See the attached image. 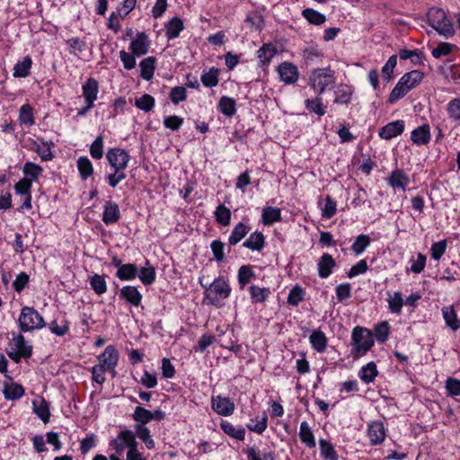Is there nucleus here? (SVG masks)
Instances as JSON below:
<instances>
[{
	"label": "nucleus",
	"instance_id": "nucleus-1",
	"mask_svg": "<svg viewBox=\"0 0 460 460\" xmlns=\"http://www.w3.org/2000/svg\"><path fill=\"white\" fill-rule=\"evenodd\" d=\"M201 286L205 288V300L207 304L221 307L223 301L226 299L231 293L229 283L222 277H218L208 286H205L200 281Z\"/></svg>",
	"mask_w": 460,
	"mask_h": 460
},
{
	"label": "nucleus",
	"instance_id": "nucleus-2",
	"mask_svg": "<svg viewBox=\"0 0 460 460\" xmlns=\"http://www.w3.org/2000/svg\"><path fill=\"white\" fill-rule=\"evenodd\" d=\"M424 74L419 70H411L404 74L389 94V102L394 103L404 97L423 79Z\"/></svg>",
	"mask_w": 460,
	"mask_h": 460
},
{
	"label": "nucleus",
	"instance_id": "nucleus-3",
	"mask_svg": "<svg viewBox=\"0 0 460 460\" xmlns=\"http://www.w3.org/2000/svg\"><path fill=\"white\" fill-rule=\"evenodd\" d=\"M427 20L429 25L445 38L452 37L455 34L453 24L443 9L429 8L427 13Z\"/></svg>",
	"mask_w": 460,
	"mask_h": 460
},
{
	"label": "nucleus",
	"instance_id": "nucleus-4",
	"mask_svg": "<svg viewBox=\"0 0 460 460\" xmlns=\"http://www.w3.org/2000/svg\"><path fill=\"white\" fill-rule=\"evenodd\" d=\"M352 354L354 357H362L374 345V338L372 332L360 326H356L351 333Z\"/></svg>",
	"mask_w": 460,
	"mask_h": 460
},
{
	"label": "nucleus",
	"instance_id": "nucleus-5",
	"mask_svg": "<svg viewBox=\"0 0 460 460\" xmlns=\"http://www.w3.org/2000/svg\"><path fill=\"white\" fill-rule=\"evenodd\" d=\"M18 323L22 332L41 329L46 326L43 317L35 308L31 306L22 308Z\"/></svg>",
	"mask_w": 460,
	"mask_h": 460
},
{
	"label": "nucleus",
	"instance_id": "nucleus-6",
	"mask_svg": "<svg viewBox=\"0 0 460 460\" xmlns=\"http://www.w3.org/2000/svg\"><path fill=\"white\" fill-rule=\"evenodd\" d=\"M309 83L318 94H322L328 87L334 85V71L330 67L314 69L310 75Z\"/></svg>",
	"mask_w": 460,
	"mask_h": 460
},
{
	"label": "nucleus",
	"instance_id": "nucleus-7",
	"mask_svg": "<svg viewBox=\"0 0 460 460\" xmlns=\"http://www.w3.org/2000/svg\"><path fill=\"white\" fill-rule=\"evenodd\" d=\"M106 158L112 169H126L130 161V155L122 148L113 147L108 150Z\"/></svg>",
	"mask_w": 460,
	"mask_h": 460
},
{
	"label": "nucleus",
	"instance_id": "nucleus-8",
	"mask_svg": "<svg viewBox=\"0 0 460 460\" xmlns=\"http://www.w3.org/2000/svg\"><path fill=\"white\" fill-rule=\"evenodd\" d=\"M367 434L372 446L383 443L385 438V429L381 420H374L367 426Z\"/></svg>",
	"mask_w": 460,
	"mask_h": 460
},
{
	"label": "nucleus",
	"instance_id": "nucleus-9",
	"mask_svg": "<svg viewBox=\"0 0 460 460\" xmlns=\"http://www.w3.org/2000/svg\"><path fill=\"white\" fill-rule=\"evenodd\" d=\"M119 299L131 306L137 307L141 305L143 296L135 286H125L119 293Z\"/></svg>",
	"mask_w": 460,
	"mask_h": 460
},
{
	"label": "nucleus",
	"instance_id": "nucleus-10",
	"mask_svg": "<svg viewBox=\"0 0 460 460\" xmlns=\"http://www.w3.org/2000/svg\"><path fill=\"white\" fill-rule=\"evenodd\" d=\"M211 402L212 409L219 415L230 416L234 411V403L228 397L213 396Z\"/></svg>",
	"mask_w": 460,
	"mask_h": 460
},
{
	"label": "nucleus",
	"instance_id": "nucleus-11",
	"mask_svg": "<svg viewBox=\"0 0 460 460\" xmlns=\"http://www.w3.org/2000/svg\"><path fill=\"white\" fill-rule=\"evenodd\" d=\"M280 80L285 84H294L298 80L297 67L290 62H283L278 66Z\"/></svg>",
	"mask_w": 460,
	"mask_h": 460
},
{
	"label": "nucleus",
	"instance_id": "nucleus-12",
	"mask_svg": "<svg viewBox=\"0 0 460 460\" xmlns=\"http://www.w3.org/2000/svg\"><path fill=\"white\" fill-rule=\"evenodd\" d=\"M98 359L100 361L99 365L108 368L109 370H112L118 364L119 352L114 346L109 345L98 357Z\"/></svg>",
	"mask_w": 460,
	"mask_h": 460
},
{
	"label": "nucleus",
	"instance_id": "nucleus-13",
	"mask_svg": "<svg viewBox=\"0 0 460 460\" xmlns=\"http://www.w3.org/2000/svg\"><path fill=\"white\" fill-rule=\"evenodd\" d=\"M150 48V41L145 32H138L137 37L130 42L129 49L137 57L146 55Z\"/></svg>",
	"mask_w": 460,
	"mask_h": 460
},
{
	"label": "nucleus",
	"instance_id": "nucleus-14",
	"mask_svg": "<svg viewBox=\"0 0 460 460\" xmlns=\"http://www.w3.org/2000/svg\"><path fill=\"white\" fill-rule=\"evenodd\" d=\"M404 130V121L402 119L389 122L385 126L382 127L379 130V137L390 140L401 135Z\"/></svg>",
	"mask_w": 460,
	"mask_h": 460
},
{
	"label": "nucleus",
	"instance_id": "nucleus-15",
	"mask_svg": "<svg viewBox=\"0 0 460 460\" xmlns=\"http://www.w3.org/2000/svg\"><path fill=\"white\" fill-rule=\"evenodd\" d=\"M431 138L429 124H423L413 129L411 133V140L417 146H426Z\"/></svg>",
	"mask_w": 460,
	"mask_h": 460
},
{
	"label": "nucleus",
	"instance_id": "nucleus-16",
	"mask_svg": "<svg viewBox=\"0 0 460 460\" xmlns=\"http://www.w3.org/2000/svg\"><path fill=\"white\" fill-rule=\"evenodd\" d=\"M336 267V261L329 253H323L317 264L318 275L321 279H327Z\"/></svg>",
	"mask_w": 460,
	"mask_h": 460
},
{
	"label": "nucleus",
	"instance_id": "nucleus-17",
	"mask_svg": "<svg viewBox=\"0 0 460 460\" xmlns=\"http://www.w3.org/2000/svg\"><path fill=\"white\" fill-rule=\"evenodd\" d=\"M120 217L119 205L113 201H106L102 213V221L105 225H112L116 223Z\"/></svg>",
	"mask_w": 460,
	"mask_h": 460
},
{
	"label": "nucleus",
	"instance_id": "nucleus-18",
	"mask_svg": "<svg viewBox=\"0 0 460 460\" xmlns=\"http://www.w3.org/2000/svg\"><path fill=\"white\" fill-rule=\"evenodd\" d=\"M387 181L392 188L405 190L406 186L410 183V179L403 170L396 169L391 172Z\"/></svg>",
	"mask_w": 460,
	"mask_h": 460
},
{
	"label": "nucleus",
	"instance_id": "nucleus-19",
	"mask_svg": "<svg viewBox=\"0 0 460 460\" xmlns=\"http://www.w3.org/2000/svg\"><path fill=\"white\" fill-rule=\"evenodd\" d=\"M243 246L252 251L261 252L265 246V237L261 232H254L243 242Z\"/></svg>",
	"mask_w": 460,
	"mask_h": 460
},
{
	"label": "nucleus",
	"instance_id": "nucleus-20",
	"mask_svg": "<svg viewBox=\"0 0 460 460\" xmlns=\"http://www.w3.org/2000/svg\"><path fill=\"white\" fill-rule=\"evenodd\" d=\"M156 58L155 57H147L141 60L139 63L140 66V76L146 81L153 78L155 70Z\"/></svg>",
	"mask_w": 460,
	"mask_h": 460
},
{
	"label": "nucleus",
	"instance_id": "nucleus-21",
	"mask_svg": "<svg viewBox=\"0 0 460 460\" xmlns=\"http://www.w3.org/2000/svg\"><path fill=\"white\" fill-rule=\"evenodd\" d=\"M386 301L388 303V308L392 314H401L404 301L400 291L394 293L387 292Z\"/></svg>",
	"mask_w": 460,
	"mask_h": 460
},
{
	"label": "nucleus",
	"instance_id": "nucleus-22",
	"mask_svg": "<svg viewBox=\"0 0 460 460\" xmlns=\"http://www.w3.org/2000/svg\"><path fill=\"white\" fill-rule=\"evenodd\" d=\"M98 83L94 78H88L83 85V95L87 103H93L97 99Z\"/></svg>",
	"mask_w": 460,
	"mask_h": 460
},
{
	"label": "nucleus",
	"instance_id": "nucleus-23",
	"mask_svg": "<svg viewBox=\"0 0 460 460\" xmlns=\"http://www.w3.org/2000/svg\"><path fill=\"white\" fill-rule=\"evenodd\" d=\"M183 28V22L179 17L172 18L165 26V35L167 39H176L177 37H179Z\"/></svg>",
	"mask_w": 460,
	"mask_h": 460
},
{
	"label": "nucleus",
	"instance_id": "nucleus-24",
	"mask_svg": "<svg viewBox=\"0 0 460 460\" xmlns=\"http://www.w3.org/2000/svg\"><path fill=\"white\" fill-rule=\"evenodd\" d=\"M3 394L6 400L14 401L23 396L24 389L16 383L5 384Z\"/></svg>",
	"mask_w": 460,
	"mask_h": 460
},
{
	"label": "nucleus",
	"instance_id": "nucleus-25",
	"mask_svg": "<svg viewBox=\"0 0 460 460\" xmlns=\"http://www.w3.org/2000/svg\"><path fill=\"white\" fill-rule=\"evenodd\" d=\"M220 428L228 436L238 440H243L245 437V429L242 426L235 427L227 420H222Z\"/></svg>",
	"mask_w": 460,
	"mask_h": 460
},
{
	"label": "nucleus",
	"instance_id": "nucleus-26",
	"mask_svg": "<svg viewBox=\"0 0 460 460\" xmlns=\"http://www.w3.org/2000/svg\"><path fill=\"white\" fill-rule=\"evenodd\" d=\"M442 314L447 325L449 326L453 331H456L460 328V319H458L453 306L443 307Z\"/></svg>",
	"mask_w": 460,
	"mask_h": 460
},
{
	"label": "nucleus",
	"instance_id": "nucleus-27",
	"mask_svg": "<svg viewBox=\"0 0 460 460\" xmlns=\"http://www.w3.org/2000/svg\"><path fill=\"white\" fill-rule=\"evenodd\" d=\"M251 230V227L248 225L243 223H238L228 238V242L231 245L237 244Z\"/></svg>",
	"mask_w": 460,
	"mask_h": 460
},
{
	"label": "nucleus",
	"instance_id": "nucleus-28",
	"mask_svg": "<svg viewBox=\"0 0 460 460\" xmlns=\"http://www.w3.org/2000/svg\"><path fill=\"white\" fill-rule=\"evenodd\" d=\"M137 267L133 263H127L119 267L116 272V277L120 280H132L137 276Z\"/></svg>",
	"mask_w": 460,
	"mask_h": 460
},
{
	"label": "nucleus",
	"instance_id": "nucleus-29",
	"mask_svg": "<svg viewBox=\"0 0 460 460\" xmlns=\"http://www.w3.org/2000/svg\"><path fill=\"white\" fill-rule=\"evenodd\" d=\"M299 438L309 448H313L316 445L313 431L306 421L300 424Z\"/></svg>",
	"mask_w": 460,
	"mask_h": 460
},
{
	"label": "nucleus",
	"instance_id": "nucleus-30",
	"mask_svg": "<svg viewBox=\"0 0 460 460\" xmlns=\"http://www.w3.org/2000/svg\"><path fill=\"white\" fill-rule=\"evenodd\" d=\"M118 438H119L123 446H125V447H128V451H134L138 449V443L136 440V435L132 430H122L118 434Z\"/></svg>",
	"mask_w": 460,
	"mask_h": 460
},
{
	"label": "nucleus",
	"instance_id": "nucleus-31",
	"mask_svg": "<svg viewBox=\"0 0 460 460\" xmlns=\"http://www.w3.org/2000/svg\"><path fill=\"white\" fill-rule=\"evenodd\" d=\"M309 340L313 349H314L316 351L323 352L325 350L327 345V338L322 331H314L310 335Z\"/></svg>",
	"mask_w": 460,
	"mask_h": 460
},
{
	"label": "nucleus",
	"instance_id": "nucleus-32",
	"mask_svg": "<svg viewBox=\"0 0 460 460\" xmlns=\"http://www.w3.org/2000/svg\"><path fill=\"white\" fill-rule=\"evenodd\" d=\"M399 58L402 60L410 59L415 66L423 64L425 59L423 53L419 49H400Z\"/></svg>",
	"mask_w": 460,
	"mask_h": 460
},
{
	"label": "nucleus",
	"instance_id": "nucleus-33",
	"mask_svg": "<svg viewBox=\"0 0 460 460\" xmlns=\"http://www.w3.org/2000/svg\"><path fill=\"white\" fill-rule=\"evenodd\" d=\"M49 330L58 336H64L69 331V323L64 316L56 318L49 323Z\"/></svg>",
	"mask_w": 460,
	"mask_h": 460
},
{
	"label": "nucleus",
	"instance_id": "nucleus-34",
	"mask_svg": "<svg viewBox=\"0 0 460 460\" xmlns=\"http://www.w3.org/2000/svg\"><path fill=\"white\" fill-rule=\"evenodd\" d=\"M218 110L227 117H233L236 112V102L234 99L222 96L218 102Z\"/></svg>",
	"mask_w": 460,
	"mask_h": 460
},
{
	"label": "nucleus",
	"instance_id": "nucleus-35",
	"mask_svg": "<svg viewBox=\"0 0 460 460\" xmlns=\"http://www.w3.org/2000/svg\"><path fill=\"white\" fill-rule=\"evenodd\" d=\"M33 411L37 414V416L44 422L48 423L50 418V412L49 404L41 398L40 401H33Z\"/></svg>",
	"mask_w": 460,
	"mask_h": 460
},
{
	"label": "nucleus",
	"instance_id": "nucleus-36",
	"mask_svg": "<svg viewBox=\"0 0 460 460\" xmlns=\"http://www.w3.org/2000/svg\"><path fill=\"white\" fill-rule=\"evenodd\" d=\"M277 49L270 43L263 44L257 51V58L262 65H268L276 55Z\"/></svg>",
	"mask_w": 460,
	"mask_h": 460
},
{
	"label": "nucleus",
	"instance_id": "nucleus-37",
	"mask_svg": "<svg viewBox=\"0 0 460 460\" xmlns=\"http://www.w3.org/2000/svg\"><path fill=\"white\" fill-rule=\"evenodd\" d=\"M281 220V211L279 208L266 207L262 210V222L266 226Z\"/></svg>",
	"mask_w": 460,
	"mask_h": 460
},
{
	"label": "nucleus",
	"instance_id": "nucleus-38",
	"mask_svg": "<svg viewBox=\"0 0 460 460\" xmlns=\"http://www.w3.org/2000/svg\"><path fill=\"white\" fill-rule=\"evenodd\" d=\"M255 278V274L252 271V266L243 265L238 270L237 279L241 289Z\"/></svg>",
	"mask_w": 460,
	"mask_h": 460
},
{
	"label": "nucleus",
	"instance_id": "nucleus-39",
	"mask_svg": "<svg viewBox=\"0 0 460 460\" xmlns=\"http://www.w3.org/2000/svg\"><path fill=\"white\" fill-rule=\"evenodd\" d=\"M353 90L347 84L340 85L335 91L334 102L339 104H348L350 102Z\"/></svg>",
	"mask_w": 460,
	"mask_h": 460
},
{
	"label": "nucleus",
	"instance_id": "nucleus-40",
	"mask_svg": "<svg viewBox=\"0 0 460 460\" xmlns=\"http://www.w3.org/2000/svg\"><path fill=\"white\" fill-rule=\"evenodd\" d=\"M377 373L376 365L374 362H369L366 366L362 367L358 376L364 383L369 384L375 380Z\"/></svg>",
	"mask_w": 460,
	"mask_h": 460
},
{
	"label": "nucleus",
	"instance_id": "nucleus-41",
	"mask_svg": "<svg viewBox=\"0 0 460 460\" xmlns=\"http://www.w3.org/2000/svg\"><path fill=\"white\" fill-rule=\"evenodd\" d=\"M303 17L311 24L321 25L325 22L326 17L313 8H305L302 11Z\"/></svg>",
	"mask_w": 460,
	"mask_h": 460
},
{
	"label": "nucleus",
	"instance_id": "nucleus-42",
	"mask_svg": "<svg viewBox=\"0 0 460 460\" xmlns=\"http://www.w3.org/2000/svg\"><path fill=\"white\" fill-rule=\"evenodd\" d=\"M32 65V60L29 56L23 58V59L18 62L13 67L14 77H26L30 74V70Z\"/></svg>",
	"mask_w": 460,
	"mask_h": 460
},
{
	"label": "nucleus",
	"instance_id": "nucleus-43",
	"mask_svg": "<svg viewBox=\"0 0 460 460\" xmlns=\"http://www.w3.org/2000/svg\"><path fill=\"white\" fill-rule=\"evenodd\" d=\"M252 302L254 304L263 303L270 294V291L267 288H260L255 285H252L249 288Z\"/></svg>",
	"mask_w": 460,
	"mask_h": 460
},
{
	"label": "nucleus",
	"instance_id": "nucleus-44",
	"mask_svg": "<svg viewBox=\"0 0 460 460\" xmlns=\"http://www.w3.org/2000/svg\"><path fill=\"white\" fill-rule=\"evenodd\" d=\"M19 121L22 125L32 126L35 124L33 110L30 104H23L19 111Z\"/></svg>",
	"mask_w": 460,
	"mask_h": 460
},
{
	"label": "nucleus",
	"instance_id": "nucleus-45",
	"mask_svg": "<svg viewBox=\"0 0 460 460\" xmlns=\"http://www.w3.org/2000/svg\"><path fill=\"white\" fill-rule=\"evenodd\" d=\"M22 172L25 175L24 178H28L33 181H37L38 178L41 175L43 169L39 164H36L32 162H26L23 165Z\"/></svg>",
	"mask_w": 460,
	"mask_h": 460
},
{
	"label": "nucleus",
	"instance_id": "nucleus-46",
	"mask_svg": "<svg viewBox=\"0 0 460 460\" xmlns=\"http://www.w3.org/2000/svg\"><path fill=\"white\" fill-rule=\"evenodd\" d=\"M137 436L141 439L148 449H153L155 447L154 439L151 438L150 430L143 425H135Z\"/></svg>",
	"mask_w": 460,
	"mask_h": 460
},
{
	"label": "nucleus",
	"instance_id": "nucleus-47",
	"mask_svg": "<svg viewBox=\"0 0 460 460\" xmlns=\"http://www.w3.org/2000/svg\"><path fill=\"white\" fill-rule=\"evenodd\" d=\"M215 218L218 224L226 226L231 221V210L225 205L221 204L216 208Z\"/></svg>",
	"mask_w": 460,
	"mask_h": 460
},
{
	"label": "nucleus",
	"instance_id": "nucleus-48",
	"mask_svg": "<svg viewBox=\"0 0 460 460\" xmlns=\"http://www.w3.org/2000/svg\"><path fill=\"white\" fill-rule=\"evenodd\" d=\"M90 285L97 295H102L107 291V284L103 275L93 274L90 278Z\"/></svg>",
	"mask_w": 460,
	"mask_h": 460
},
{
	"label": "nucleus",
	"instance_id": "nucleus-49",
	"mask_svg": "<svg viewBox=\"0 0 460 460\" xmlns=\"http://www.w3.org/2000/svg\"><path fill=\"white\" fill-rule=\"evenodd\" d=\"M77 168L83 180H86L93 172L91 161L86 156H81L77 160Z\"/></svg>",
	"mask_w": 460,
	"mask_h": 460
},
{
	"label": "nucleus",
	"instance_id": "nucleus-50",
	"mask_svg": "<svg viewBox=\"0 0 460 460\" xmlns=\"http://www.w3.org/2000/svg\"><path fill=\"white\" fill-rule=\"evenodd\" d=\"M305 299V290L299 285L293 287L288 296V303L290 305L296 306Z\"/></svg>",
	"mask_w": 460,
	"mask_h": 460
},
{
	"label": "nucleus",
	"instance_id": "nucleus-51",
	"mask_svg": "<svg viewBox=\"0 0 460 460\" xmlns=\"http://www.w3.org/2000/svg\"><path fill=\"white\" fill-rule=\"evenodd\" d=\"M132 418L135 421L139 422L138 425L143 426L152 420L151 411L141 406L136 407Z\"/></svg>",
	"mask_w": 460,
	"mask_h": 460
},
{
	"label": "nucleus",
	"instance_id": "nucleus-52",
	"mask_svg": "<svg viewBox=\"0 0 460 460\" xmlns=\"http://www.w3.org/2000/svg\"><path fill=\"white\" fill-rule=\"evenodd\" d=\"M305 108L310 112H314L319 116L325 114V109L323 105L322 98L316 97L314 99H306L305 101Z\"/></svg>",
	"mask_w": 460,
	"mask_h": 460
},
{
	"label": "nucleus",
	"instance_id": "nucleus-53",
	"mask_svg": "<svg viewBox=\"0 0 460 460\" xmlns=\"http://www.w3.org/2000/svg\"><path fill=\"white\" fill-rule=\"evenodd\" d=\"M218 74L217 68L212 67L208 72L202 74L201 82L206 87H214L218 84Z\"/></svg>",
	"mask_w": 460,
	"mask_h": 460
},
{
	"label": "nucleus",
	"instance_id": "nucleus-54",
	"mask_svg": "<svg viewBox=\"0 0 460 460\" xmlns=\"http://www.w3.org/2000/svg\"><path fill=\"white\" fill-rule=\"evenodd\" d=\"M13 341L16 349L22 352L23 358H28L31 356L32 347L31 345H26L25 339L22 334L20 333L17 336L13 337Z\"/></svg>",
	"mask_w": 460,
	"mask_h": 460
},
{
	"label": "nucleus",
	"instance_id": "nucleus-55",
	"mask_svg": "<svg viewBox=\"0 0 460 460\" xmlns=\"http://www.w3.org/2000/svg\"><path fill=\"white\" fill-rule=\"evenodd\" d=\"M135 105L146 112L150 111L155 106V98L150 94L145 93L136 99Z\"/></svg>",
	"mask_w": 460,
	"mask_h": 460
},
{
	"label": "nucleus",
	"instance_id": "nucleus-56",
	"mask_svg": "<svg viewBox=\"0 0 460 460\" xmlns=\"http://www.w3.org/2000/svg\"><path fill=\"white\" fill-rule=\"evenodd\" d=\"M370 244V237L367 234L358 235L351 245V250L357 254H361Z\"/></svg>",
	"mask_w": 460,
	"mask_h": 460
},
{
	"label": "nucleus",
	"instance_id": "nucleus-57",
	"mask_svg": "<svg viewBox=\"0 0 460 460\" xmlns=\"http://www.w3.org/2000/svg\"><path fill=\"white\" fill-rule=\"evenodd\" d=\"M397 64V56L393 55L389 58V59L386 61L385 66L382 68V77L384 81L389 82L394 74V69Z\"/></svg>",
	"mask_w": 460,
	"mask_h": 460
},
{
	"label": "nucleus",
	"instance_id": "nucleus-58",
	"mask_svg": "<svg viewBox=\"0 0 460 460\" xmlns=\"http://www.w3.org/2000/svg\"><path fill=\"white\" fill-rule=\"evenodd\" d=\"M319 444H320L321 454L324 458L330 459V460H337V458H338L337 453L334 450L332 445L329 441H327L325 439H320Z\"/></svg>",
	"mask_w": 460,
	"mask_h": 460
},
{
	"label": "nucleus",
	"instance_id": "nucleus-59",
	"mask_svg": "<svg viewBox=\"0 0 460 460\" xmlns=\"http://www.w3.org/2000/svg\"><path fill=\"white\" fill-rule=\"evenodd\" d=\"M90 154L93 159H101L103 155V137L98 136L90 146Z\"/></svg>",
	"mask_w": 460,
	"mask_h": 460
},
{
	"label": "nucleus",
	"instance_id": "nucleus-60",
	"mask_svg": "<svg viewBox=\"0 0 460 460\" xmlns=\"http://www.w3.org/2000/svg\"><path fill=\"white\" fill-rule=\"evenodd\" d=\"M248 460H275L274 452L264 453L262 458L259 455V451L255 447H249L245 450Z\"/></svg>",
	"mask_w": 460,
	"mask_h": 460
},
{
	"label": "nucleus",
	"instance_id": "nucleus-61",
	"mask_svg": "<svg viewBox=\"0 0 460 460\" xmlns=\"http://www.w3.org/2000/svg\"><path fill=\"white\" fill-rule=\"evenodd\" d=\"M138 277L144 285H151L155 280V270L154 267H144L140 270Z\"/></svg>",
	"mask_w": 460,
	"mask_h": 460
},
{
	"label": "nucleus",
	"instance_id": "nucleus-62",
	"mask_svg": "<svg viewBox=\"0 0 460 460\" xmlns=\"http://www.w3.org/2000/svg\"><path fill=\"white\" fill-rule=\"evenodd\" d=\"M390 333V326L387 322H382L375 328V335L378 342L387 341Z\"/></svg>",
	"mask_w": 460,
	"mask_h": 460
},
{
	"label": "nucleus",
	"instance_id": "nucleus-63",
	"mask_svg": "<svg viewBox=\"0 0 460 460\" xmlns=\"http://www.w3.org/2000/svg\"><path fill=\"white\" fill-rule=\"evenodd\" d=\"M187 98V92L183 86H175L172 87L170 93V100L175 105L179 104L181 102L185 101Z\"/></svg>",
	"mask_w": 460,
	"mask_h": 460
},
{
	"label": "nucleus",
	"instance_id": "nucleus-64",
	"mask_svg": "<svg viewBox=\"0 0 460 460\" xmlns=\"http://www.w3.org/2000/svg\"><path fill=\"white\" fill-rule=\"evenodd\" d=\"M449 117L455 120H460V99H453L447 104Z\"/></svg>",
	"mask_w": 460,
	"mask_h": 460
}]
</instances>
